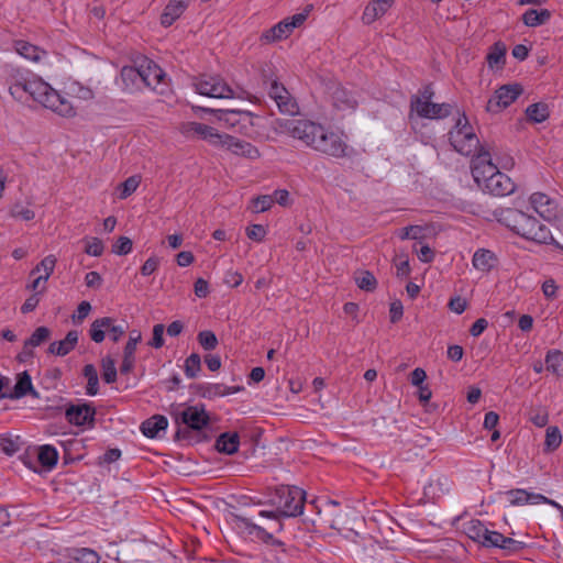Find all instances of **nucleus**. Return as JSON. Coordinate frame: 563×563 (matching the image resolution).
I'll list each match as a JSON object with an SVG mask.
<instances>
[{"instance_id": "obj_1", "label": "nucleus", "mask_w": 563, "mask_h": 563, "mask_svg": "<svg viewBox=\"0 0 563 563\" xmlns=\"http://www.w3.org/2000/svg\"><path fill=\"white\" fill-rule=\"evenodd\" d=\"M280 128L294 139L322 154L336 158L347 155L349 145L343 135L319 123L305 119H287L280 123Z\"/></svg>"}, {"instance_id": "obj_2", "label": "nucleus", "mask_w": 563, "mask_h": 563, "mask_svg": "<svg viewBox=\"0 0 563 563\" xmlns=\"http://www.w3.org/2000/svg\"><path fill=\"white\" fill-rule=\"evenodd\" d=\"M21 90V100H18L19 102H26L31 98L62 117H73L75 114L70 101L60 96L42 79L27 78L22 85Z\"/></svg>"}, {"instance_id": "obj_3", "label": "nucleus", "mask_w": 563, "mask_h": 563, "mask_svg": "<svg viewBox=\"0 0 563 563\" xmlns=\"http://www.w3.org/2000/svg\"><path fill=\"white\" fill-rule=\"evenodd\" d=\"M306 500V493L297 486H280L276 488L272 498V504L276 507V511L263 510L260 512L261 517L277 520L279 517H297L302 514L303 504ZM283 525L275 521L273 527L274 531H280Z\"/></svg>"}, {"instance_id": "obj_4", "label": "nucleus", "mask_w": 563, "mask_h": 563, "mask_svg": "<svg viewBox=\"0 0 563 563\" xmlns=\"http://www.w3.org/2000/svg\"><path fill=\"white\" fill-rule=\"evenodd\" d=\"M498 220L525 239L538 243H548L549 240H552L551 232L544 224L540 223L534 217L518 209L507 208L500 210Z\"/></svg>"}, {"instance_id": "obj_5", "label": "nucleus", "mask_w": 563, "mask_h": 563, "mask_svg": "<svg viewBox=\"0 0 563 563\" xmlns=\"http://www.w3.org/2000/svg\"><path fill=\"white\" fill-rule=\"evenodd\" d=\"M449 139L454 150L465 156L474 154L479 147V140L465 115L457 119L449 132Z\"/></svg>"}, {"instance_id": "obj_6", "label": "nucleus", "mask_w": 563, "mask_h": 563, "mask_svg": "<svg viewBox=\"0 0 563 563\" xmlns=\"http://www.w3.org/2000/svg\"><path fill=\"white\" fill-rule=\"evenodd\" d=\"M432 92L428 89L424 90L422 97L415 96L410 102V118L412 119L413 113L419 118L426 119H442L446 118L451 113V104L449 103H433L430 101Z\"/></svg>"}, {"instance_id": "obj_7", "label": "nucleus", "mask_w": 563, "mask_h": 563, "mask_svg": "<svg viewBox=\"0 0 563 563\" xmlns=\"http://www.w3.org/2000/svg\"><path fill=\"white\" fill-rule=\"evenodd\" d=\"M196 91L210 98H233L231 87L220 77L214 75H202L195 82Z\"/></svg>"}, {"instance_id": "obj_8", "label": "nucleus", "mask_w": 563, "mask_h": 563, "mask_svg": "<svg viewBox=\"0 0 563 563\" xmlns=\"http://www.w3.org/2000/svg\"><path fill=\"white\" fill-rule=\"evenodd\" d=\"M523 89L519 84L504 85L498 88L494 96L489 98L486 110L490 113H498L509 107L521 93Z\"/></svg>"}, {"instance_id": "obj_9", "label": "nucleus", "mask_w": 563, "mask_h": 563, "mask_svg": "<svg viewBox=\"0 0 563 563\" xmlns=\"http://www.w3.org/2000/svg\"><path fill=\"white\" fill-rule=\"evenodd\" d=\"M179 132L187 139L198 137L207 141L210 145L219 147L222 133L212 126L199 122H185L179 125Z\"/></svg>"}, {"instance_id": "obj_10", "label": "nucleus", "mask_w": 563, "mask_h": 563, "mask_svg": "<svg viewBox=\"0 0 563 563\" xmlns=\"http://www.w3.org/2000/svg\"><path fill=\"white\" fill-rule=\"evenodd\" d=\"M505 496L511 506L548 504L560 510L563 515V507L555 500L549 499L541 494L529 493L526 489H510Z\"/></svg>"}, {"instance_id": "obj_11", "label": "nucleus", "mask_w": 563, "mask_h": 563, "mask_svg": "<svg viewBox=\"0 0 563 563\" xmlns=\"http://www.w3.org/2000/svg\"><path fill=\"white\" fill-rule=\"evenodd\" d=\"M141 71L144 86L157 90L159 93L164 92V87L167 86L166 74L157 64L144 58L141 60Z\"/></svg>"}, {"instance_id": "obj_12", "label": "nucleus", "mask_w": 563, "mask_h": 563, "mask_svg": "<svg viewBox=\"0 0 563 563\" xmlns=\"http://www.w3.org/2000/svg\"><path fill=\"white\" fill-rule=\"evenodd\" d=\"M497 172V166L492 163L490 155L486 151L481 150L472 161V175L478 186L483 187Z\"/></svg>"}, {"instance_id": "obj_13", "label": "nucleus", "mask_w": 563, "mask_h": 563, "mask_svg": "<svg viewBox=\"0 0 563 563\" xmlns=\"http://www.w3.org/2000/svg\"><path fill=\"white\" fill-rule=\"evenodd\" d=\"M219 147L225 148L234 155L243 156L249 159H256L260 157V152L254 145L229 134H223Z\"/></svg>"}, {"instance_id": "obj_14", "label": "nucleus", "mask_w": 563, "mask_h": 563, "mask_svg": "<svg viewBox=\"0 0 563 563\" xmlns=\"http://www.w3.org/2000/svg\"><path fill=\"white\" fill-rule=\"evenodd\" d=\"M530 202L536 212L547 221L556 220L560 216L556 201L545 194L534 192L530 197Z\"/></svg>"}, {"instance_id": "obj_15", "label": "nucleus", "mask_w": 563, "mask_h": 563, "mask_svg": "<svg viewBox=\"0 0 563 563\" xmlns=\"http://www.w3.org/2000/svg\"><path fill=\"white\" fill-rule=\"evenodd\" d=\"M176 420L194 430H201L209 422L203 407L190 406L177 413Z\"/></svg>"}, {"instance_id": "obj_16", "label": "nucleus", "mask_w": 563, "mask_h": 563, "mask_svg": "<svg viewBox=\"0 0 563 563\" xmlns=\"http://www.w3.org/2000/svg\"><path fill=\"white\" fill-rule=\"evenodd\" d=\"M483 547L498 548L500 550L506 551L507 553H516L522 550L526 547V544L512 538L505 537L500 532L488 529Z\"/></svg>"}, {"instance_id": "obj_17", "label": "nucleus", "mask_w": 563, "mask_h": 563, "mask_svg": "<svg viewBox=\"0 0 563 563\" xmlns=\"http://www.w3.org/2000/svg\"><path fill=\"white\" fill-rule=\"evenodd\" d=\"M95 408L88 404L71 405L65 411L67 421L75 426H86L92 423L95 420Z\"/></svg>"}, {"instance_id": "obj_18", "label": "nucleus", "mask_w": 563, "mask_h": 563, "mask_svg": "<svg viewBox=\"0 0 563 563\" xmlns=\"http://www.w3.org/2000/svg\"><path fill=\"white\" fill-rule=\"evenodd\" d=\"M483 188L494 196L503 197L514 192L515 184L509 176L498 170L490 176V179H487Z\"/></svg>"}, {"instance_id": "obj_19", "label": "nucleus", "mask_w": 563, "mask_h": 563, "mask_svg": "<svg viewBox=\"0 0 563 563\" xmlns=\"http://www.w3.org/2000/svg\"><path fill=\"white\" fill-rule=\"evenodd\" d=\"M238 520L243 525L250 536H253L264 543L272 544L274 547L280 548L282 551H285L283 548L284 542L275 539L273 533L268 532L265 528L252 522V520L246 517L238 516Z\"/></svg>"}, {"instance_id": "obj_20", "label": "nucleus", "mask_w": 563, "mask_h": 563, "mask_svg": "<svg viewBox=\"0 0 563 563\" xmlns=\"http://www.w3.org/2000/svg\"><path fill=\"white\" fill-rule=\"evenodd\" d=\"M26 395H31L34 398H38V393L34 389L32 385V379L30 374L25 371L18 375L16 383L13 388V393L10 395H2L1 397L11 398V399H20L25 397Z\"/></svg>"}, {"instance_id": "obj_21", "label": "nucleus", "mask_w": 563, "mask_h": 563, "mask_svg": "<svg viewBox=\"0 0 563 563\" xmlns=\"http://www.w3.org/2000/svg\"><path fill=\"white\" fill-rule=\"evenodd\" d=\"M142 76L141 63L137 67L124 66L120 73L123 88L129 91L141 89L144 86Z\"/></svg>"}, {"instance_id": "obj_22", "label": "nucleus", "mask_w": 563, "mask_h": 563, "mask_svg": "<svg viewBox=\"0 0 563 563\" xmlns=\"http://www.w3.org/2000/svg\"><path fill=\"white\" fill-rule=\"evenodd\" d=\"M78 342V332L76 330H70L65 339L60 341H55L49 344L48 346V353L57 355V356H65L70 351H73Z\"/></svg>"}, {"instance_id": "obj_23", "label": "nucleus", "mask_w": 563, "mask_h": 563, "mask_svg": "<svg viewBox=\"0 0 563 563\" xmlns=\"http://www.w3.org/2000/svg\"><path fill=\"white\" fill-rule=\"evenodd\" d=\"M187 5L186 0H170L161 16L162 25L170 26L183 14Z\"/></svg>"}, {"instance_id": "obj_24", "label": "nucleus", "mask_w": 563, "mask_h": 563, "mask_svg": "<svg viewBox=\"0 0 563 563\" xmlns=\"http://www.w3.org/2000/svg\"><path fill=\"white\" fill-rule=\"evenodd\" d=\"M450 492V482L445 476H438L424 486L423 494L428 499L435 500Z\"/></svg>"}, {"instance_id": "obj_25", "label": "nucleus", "mask_w": 563, "mask_h": 563, "mask_svg": "<svg viewBox=\"0 0 563 563\" xmlns=\"http://www.w3.org/2000/svg\"><path fill=\"white\" fill-rule=\"evenodd\" d=\"M292 33L286 19L278 22L271 29L266 30L262 35L261 40L265 43H273L284 38H287Z\"/></svg>"}, {"instance_id": "obj_26", "label": "nucleus", "mask_w": 563, "mask_h": 563, "mask_svg": "<svg viewBox=\"0 0 563 563\" xmlns=\"http://www.w3.org/2000/svg\"><path fill=\"white\" fill-rule=\"evenodd\" d=\"M68 563H99L100 555L89 548L71 549L67 553Z\"/></svg>"}, {"instance_id": "obj_27", "label": "nucleus", "mask_w": 563, "mask_h": 563, "mask_svg": "<svg viewBox=\"0 0 563 563\" xmlns=\"http://www.w3.org/2000/svg\"><path fill=\"white\" fill-rule=\"evenodd\" d=\"M168 426V421L164 416H153L141 424L142 433L147 438H155L161 431Z\"/></svg>"}, {"instance_id": "obj_28", "label": "nucleus", "mask_w": 563, "mask_h": 563, "mask_svg": "<svg viewBox=\"0 0 563 563\" xmlns=\"http://www.w3.org/2000/svg\"><path fill=\"white\" fill-rule=\"evenodd\" d=\"M495 254L485 249L477 250L472 258L473 266L481 272H489L496 265Z\"/></svg>"}, {"instance_id": "obj_29", "label": "nucleus", "mask_w": 563, "mask_h": 563, "mask_svg": "<svg viewBox=\"0 0 563 563\" xmlns=\"http://www.w3.org/2000/svg\"><path fill=\"white\" fill-rule=\"evenodd\" d=\"M14 48L19 55L35 63L42 60V58L46 56L45 51L25 41H16L14 43Z\"/></svg>"}, {"instance_id": "obj_30", "label": "nucleus", "mask_w": 563, "mask_h": 563, "mask_svg": "<svg viewBox=\"0 0 563 563\" xmlns=\"http://www.w3.org/2000/svg\"><path fill=\"white\" fill-rule=\"evenodd\" d=\"M27 79V76L25 73L19 70V69H12L7 79L5 82L8 85V89L10 95L15 100H21V87L24 84V81Z\"/></svg>"}, {"instance_id": "obj_31", "label": "nucleus", "mask_w": 563, "mask_h": 563, "mask_svg": "<svg viewBox=\"0 0 563 563\" xmlns=\"http://www.w3.org/2000/svg\"><path fill=\"white\" fill-rule=\"evenodd\" d=\"M240 438L238 433H222L216 441V448L219 452L225 454H233L238 451Z\"/></svg>"}, {"instance_id": "obj_32", "label": "nucleus", "mask_w": 563, "mask_h": 563, "mask_svg": "<svg viewBox=\"0 0 563 563\" xmlns=\"http://www.w3.org/2000/svg\"><path fill=\"white\" fill-rule=\"evenodd\" d=\"M36 457L42 466L51 470L57 463L58 453L54 446L45 444L36 449Z\"/></svg>"}, {"instance_id": "obj_33", "label": "nucleus", "mask_w": 563, "mask_h": 563, "mask_svg": "<svg viewBox=\"0 0 563 563\" xmlns=\"http://www.w3.org/2000/svg\"><path fill=\"white\" fill-rule=\"evenodd\" d=\"M551 18V12L547 9L527 10L522 15V21L527 26L536 27L547 23Z\"/></svg>"}, {"instance_id": "obj_34", "label": "nucleus", "mask_w": 563, "mask_h": 563, "mask_svg": "<svg viewBox=\"0 0 563 563\" xmlns=\"http://www.w3.org/2000/svg\"><path fill=\"white\" fill-rule=\"evenodd\" d=\"M488 529L485 527V525L477 519H472L468 522L465 523V533L471 538L473 541L484 544L485 537L487 536Z\"/></svg>"}, {"instance_id": "obj_35", "label": "nucleus", "mask_w": 563, "mask_h": 563, "mask_svg": "<svg viewBox=\"0 0 563 563\" xmlns=\"http://www.w3.org/2000/svg\"><path fill=\"white\" fill-rule=\"evenodd\" d=\"M200 111L214 113L219 122L229 128H236L239 123L240 110H214L210 108H197Z\"/></svg>"}, {"instance_id": "obj_36", "label": "nucleus", "mask_w": 563, "mask_h": 563, "mask_svg": "<svg viewBox=\"0 0 563 563\" xmlns=\"http://www.w3.org/2000/svg\"><path fill=\"white\" fill-rule=\"evenodd\" d=\"M111 325V318L103 317L96 319L90 327L89 334L93 342L101 343L104 340L106 332Z\"/></svg>"}, {"instance_id": "obj_37", "label": "nucleus", "mask_w": 563, "mask_h": 563, "mask_svg": "<svg viewBox=\"0 0 563 563\" xmlns=\"http://www.w3.org/2000/svg\"><path fill=\"white\" fill-rule=\"evenodd\" d=\"M334 106L340 110L354 109L356 100L343 88H336L332 95Z\"/></svg>"}, {"instance_id": "obj_38", "label": "nucleus", "mask_w": 563, "mask_h": 563, "mask_svg": "<svg viewBox=\"0 0 563 563\" xmlns=\"http://www.w3.org/2000/svg\"><path fill=\"white\" fill-rule=\"evenodd\" d=\"M547 369L556 376H563V352L558 350L549 351L545 356Z\"/></svg>"}, {"instance_id": "obj_39", "label": "nucleus", "mask_w": 563, "mask_h": 563, "mask_svg": "<svg viewBox=\"0 0 563 563\" xmlns=\"http://www.w3.org/2000/svg\"><path fill=\"white\" fill-rule=\"evenodd\" d=\"M526 114L530 121L541 123L549 118L550 113L545 103L538 102L530 104L526 110Z\"/></svg>"}, {"instance_id": "obj_40", "label": "nucleus", "mask_w": 563, "mask_h": 563, "mask_svg": "<svg viewBox=\"0 0 563 563\" xmlns=\"http://www.w3.org/2000/svg\"><path fill=\"white\" fill-rule=\"evenodd\" d=\"M84 376L87 378L86 393L89 396H95L99 390V379L96 367L92 364H87L84 367Z\"/></svg>"}, {"instance_id": "obj_41", "label": "nucleus", "mask_w": 563, "mask_h": 563, "mask_svg": "<svg viewBox=\"0 0 563 563\" xmlns=\"http://www.w3.org/2000/svg\"><path fill=\"white\" fill-rule=\"evenodd\" d=\"M275 103L282 113L294 115L298 112V104L289 91L283 96L278 95Z\"/></svg>"}, {"instance_id": "obj_42", "label": "nucleus", "mask_w": 563, "mask_h": 563, "mask_svg": "<svg viewBox=\"0 0 563 563\" xmlns=\"http://www.w3.org/2000/svg\"><path fill=\"white\" fill-rule=\"evenodd\" d=\"M56 262L55 255H47L31 271V275L43 272L44 274L41 276H43L44 282H47L54 272Z\"/></svg>"}, {"instance_id": "obj_43", "label": "nucleus", "mask_w": 563, "mask_h": 563, "mask_svg": "<svg viewBox=\"0 0 563 563\" xmlns=\"http://www.w3.org/2000/svg\"><path fill=\"white\" fill-rule=\"evenodd\" d=\"M562 442V434L558 427L551 426L545 431L544 451L552 452L556 450Z\"/></svg>"}, {"instance_id": "obj_44", "label": "nucleus", "mask_w": 563, "mask_h": 563, "mask_svg": "<svg viewBox=\"0 0 563 563\" xmlns=\"http://www.w3.org/2000/svg\"><path fill=\"white\" fill-rule=\"evenodd\" d=\"M528 417L529 421H531L538 428L545 427L549 421V412L547 408L541 405L532 407L529 410Z\"/></svg>"}, {"instance_id": "obj_45", "label": "nucleus", "mask_w": 563, "mask_h": 563, "mask_svg": "<svg viewBox=\"0 0 563 563\" xmlns=\"http://www.w3.org/2000/svg\"><path fill=\"white\" fill-rule=\"evenodd\" d=\"M506 47L501 43H495L487 55V62L490 67L501 66L505 63Z\"/></svg>"}, {"instance_id": "obj_46", "label": "nucleus", "mask_w": 563, "mask_h": 563, "mask_svg": "<svg viewBox=\"0 0 563 563\" xmlns=\"http://www.w3.org/2000/svg\"><path fill=\"white\" fill-rule=\"evenodd\" d=\"M51 336V330L46 327H38L31 334V336L25 341V343L32 349L40 346L44 342H46Z\"/></svg>"}, {"instance_id": "obj_47", "label": "nucleus", "mask_w": 563, "mask_h": 563, "mask_svg": "<svg viewBox=\"0 0 563 563\" xmlns=\"http://www.w3.org/2000/svg\"><path fill=\"white\" fill-rule=\"evenodd\" d=\"M140 181L141 180L139 176H131L125 179L118 186L119 198L126 199L129 196H131L137 189Z\"/></svg>"}, {"instance_id": "obj_48", "label": "nucleus", "mask_w": 563, "mask_h": 563, "mask_svg": "<svg viewBox=\"0 0 563 563\" xmlns=\"http://www.w3.org/2000/svg\"><path fill=\"white\" fill-rule=\"evenodd\" d=\"M201 369V358L197 353L190 354L185 361V374L188 378H195Z\"/></svg>"}, {"instance_id": "obj_49", "label": "nucleus", "mask_w": 563, "mask_h": 563, "mask_svg": "<svg viewBox=\"0 0 563 563\" xmlns=\"http://www.w3.org/2000/svg\"><path fill=\"white\" fill-rule=\"evenodd\" d=\"M197 340L206 351H212L218 346V339L210 330H203L198 333Z\"/></svg>"}, {"instance_id": "obj_50", "label": "nucleus", "mask_w": 563, "mask_h": 563, "mask_svg": "<svg viewBox=\"0 0 563 563\" xmlns=\"http://www.w3.org/2000/svg\"><path fill=\"white\" fill-rule=\"evenodd\" d=\"M102 365V378L106 383L111 384L117 379L115 363L111 357H104L101 362Z\"/></svg>"}, {"instance_id": "obj_51", "label": "nucleus", "mask_w": 563, "mask_h": 563, "mask_svg": "<svg viewBox=\"0 0 563 563\" xmlns=\"http://www.w3.org/2000/svg\"><path fill=\"white\" fill-rule=\"evenodd\" d=\"M355 282L361 289L366 290V291L374 290L376 287V284H377L374 275L367 271L361 272L355 277Z\"/></svg>"}, {"instance_id": "obj_52", "label": "nucleus", "mask_w": 563, "mask_h": 563, "mask_svg": "<svg viewBox=\"0 0 563 563\" xmlns=\"http://www.w3.org/2000/svg\"><path fill=\"white\" fill-rule=\"evenodd\" d=\"M386 12V8L379 4H368L363 13V21L366 24L374 22L378 16L383 15Z\"/></svg>"}, {"instance_id": "obj_53", "label": "nucleus", "mask_w": 563, "mask_h": 563, "mask_svg": "<svg viewBox=\"0 0 563 563\" xmlns=\"http://www.w3.org/2000/svg\"><path fill=\"white\" fill-rule=\"evenodd\" d=\"M10 216L12 218L21 219L24 221H31L34 219L35 213L33 210L23 206L22 203H15L10 210Z\"/></svg>"}, {"instance_id": "obj_54", "label": "nucleus", "mask_w": 563, "mask_h": 563, "mask_svg": "<svg viewBox=\"0 0 563 563\" xmlns=\"http://www.w3.org/2000/svg\"><path fill=\"white\" fill-rule=\"evenodd\" d=\"M0 450L8 455H12L20 450V438L14 439L9 437L0 438Z\"/></svg>"}, {"instance_id": "obj_55", "label": "nucleus", "mask_w": 563, "mask_h": 563, "mask_svg": "<svg viewBox=\"0 0 563 563\" xmlns=\"http://www.w3.org/2000/svg\"><path fill=\"white\" fill-rule=\"evenodd\" d=\"M85 252L91 256H100L103 252V243L98 238L86 239Z\"/></svg>"}, {"instance_id": "obj_56", "label": "nucleus", "mask_w": 563, "mask_h": 563, "mask_svg": "<svg viewBox=\"0 0 563 563\" xmlns=\"http://www.w3.org/2000/svg\"><path fill=\"white\" fill-rule=\"evenodd\" d=\"M398 277H406L410 274V265L407 255L398 254L394 258Z\"/></svg>"}, {"instance_id": "obj_57", "label": "nucleus", "mask_w": 563, "mask_h": 563, "mask_svg": "<svg viewBox=\"0 0 563 563\" xmlns=\"http://www.w3.org/2000/svg\"><path fill=\"white\" fill-rule=\"evenodd\" d=\"M254 117L249 111H241L239 113V123H238V130L241 133H249L250 128L254 125Z\"/></svg>"}, {"instance_id": "obj_58", "label": "nucleus", "mask_w": 563, "mask_h": 563, "mask_svg": "<svg viewBox=\"0 0 563 563\" xmlns=\"http://www.w3.org/2000/svg\"><path fill=\"white\" fill-rule=\"evenodd\" d=\"M274 203L273 196H260L253 200V210L255 212H264L268 210Z\"/></svg>"}, {"instance_id": "obj_59", "label": "nucleus", "mask_w": 563, "mask_h": 563, "mask_svg": "<svg viewBox=\"0 0 563 563\" xmlns=\"http://www.w3.org/2000/svg\"><path fill=\"white\" fill-rule=\"evenodd\" d=\"M117 255H126L132 251V241L126 236H120L112 249Z\"/></svg>"}, {"instance_id": "obj_60", "label": "nucleus", "mask_w": 563, "mask_h": 563, "mask_svg": "<svg viewBox=\"0 0 563 563\" xmlns=\"http://www.w3.org/2000/svg\"><path fill=\"white\" fill-rule=\"evenodd\" d=\"M164 331L165 327L162 323L155 324L153 328V338L152 341L148 342V344L155 349H159L164 345Z\"/></svg>"}, {"instance_id": "obj_61", "label": "nucleus", "mask_w": 563, "mask_h": 563, "mask_svg": "<svg viewBox=\"0 0 563 563\" xmlns=\"http://www.w3.org/2000/svg\"><path fill=\"white\" fill-rule=\"evenodd\" d=\"M141 339H142L141 332L137 330H132L130 332L129 341L124 347V353L134 355L136 345L141 341Z\"/></svg>"}, {"instance_id": "obj_62", "label": "nucleus", "mask_w": 563, "mask_h": 563, "mask_svg": "<svg viewBox=\"0 0 563 563\" xmlns=\"http://www.w3.org/2000/svg\"><path fill=\"white\" fill-rule=\"evenodd\" d=\"M266 234V231L261 224H253L246 230V235L249 239L254 241H262Z\"/></svg>"}, {"instance_id": "obj_63", "label": "nucleus", "mask_w": 563, "mask_h": 563, "mask_svg": "<svg viewBox=\"0 0 563 563\" xmlns=\"http://www.w3.org/2000/svg\"><path fill=\"white\" fill-rule=\"evenodd\" d=\"M91 305L88 301H81L76 310V313L73 316V320L75 322H81L90 312Z\"/></svg>"}, {"instance_id": "obj_64", "label": "nucleus", "mask_w": 563, "mask_h": 563, "mask_svg": "<svg viewBox=\"0 0 563 563\" xmlns=\"http://www.w3.org/2000/svg\"><path fill=\"white\" fill-rule=\"evenodd\" d=\"M417 253L418 258L423 263H430L432 262L434 257V252L431 250L429 245H422L419 250L416 247L413 249Z\"/></svg>"}]
</instances>
